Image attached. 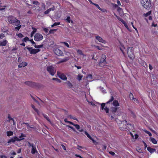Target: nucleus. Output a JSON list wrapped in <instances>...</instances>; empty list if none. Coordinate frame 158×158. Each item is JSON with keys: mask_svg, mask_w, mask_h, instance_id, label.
Masks as SVG:
<instances>
[{"mask_svg": "<svg viewBox=\"0 0 158 158\" xmlns=\"http://www.w3.org/2000/svg\"><path fill=\"white\" fill-rule=\"evenodd\" d=\"M14 138L15 139V141H19L21 140H22L24 139V138H22V139H19L16 136H15L14 137Z\"/></svg>", "mask_w": 158, "mask_h": 158, "instance_id": "33", "label": "nucleus"}, {"mask_svg": "<svg viewBox=\"0 0 158 158\" xmlns=\"http://www.w3.org/2000/svg\"><path fill=\"white\" fill-rule=\"evenodd\" d=\"M52 80H55L59 83H60L61 82V80L58 78H52Z\"/></svg>", "mask_w": 158, "mask_h": 158, "instance_id": "44", "label": "nucleus"}, {"mask_svg": "<svg viewBox=\"0 0 158 158\" xmlns=\"http://www.w3.org/2000/svg\"><path fill=\"white\" fill-rule=\"evenodd\" d=\"M106 104L105 103H102L101 104V109L102 110H103L104 108L105 107V106Z\"/></svg>", "mask_w": 158, "mask_h": 158, "instance_id": "50", "label": "nucleus"}, {"mask_svg": "<svg viewBox=\"0 0 158 158\" xmlns=\"http://www.w3.org/2000/svg\"><path fill=\"white\" fill-rule=\"evenodd\" d=\"M144 131L145 132V133L148 134L150 136H152V134L150 131H148L147 130H144Z\"/></svg>", "mask_w": 158, "mask_h": 158, "instance_id": "36", "label": "nucleus"}, {"mask_svg": "<svg viewBox=\"0 0 158 158\" xmlns=\"http://www.w3.org/2000/svg\"><path fill=\"white\" fill-rule=\"evenodd\" d=\"M106 56L105 54H102L100 61L98 63V65L101 67H103L106 65L107 63L106 61Z\"/></svg>", "mask_w": 158, "mask_h": 158, "instance_id": "3", "label": "nucleus"}, {"mask_svg": "<svg viewBox=\"0 0 158 158\" xmlns=\"http://www.w3.org/2000/svg\"><path fill=\"white\" fill-rule=\"evenodd\" d=\"M13 134V132L12 131H7L6 132V135L8 136H12Z\"/></svg>", "mask_w": 158, "mask_h": 158, "instance_id": "24", "label": "nucleus"}, {"mask_svg": "<svg viewBox=\"0 0 158 158\" xmlns=\"http://www.w3.org/2000/svg\"><path fill=\"white\" fill-rule=\"evenodd\" d=\"M17 35L18 37H19L20 38H22L23 37V35L21 33H19Z\"/></svg>", "mask_w": 158, "mask_h": 158, "instance_id": "53", "label": "nucleus"}, {"mask_svg": "<svg viewBox=\"0 0 158 158\" xmlns=\"http://www.w3.org/2000/svg\"><path fill=\"white\" fill-rule=\"evenodd\" d=\"M25 136H26L24 135L22 133L21 134V136L19 137V138L21 139H22L21 138L22 137H25Z\"/></svg>", "mask_w": 158, "mask_h": 158, "instance_id": "64", "label": "nucleus"}, {"mask_svg": "<svg viewBox=\"0 0 158 158\" xmlns=\"http://www.w3.org/2000/svg\"><path fill=\"white\" fill-rule=\"evenodd\" d=\"M120 49L121 51L123 53V54H124V51L123 50V49H125L124 47L123 46H122V47H120Z\"/></svg>", "mask_w": 158, "mask_h": 158, "instance_id": "46", "label": "nucleus"}, {"mask_svg": "<svg viewBox=\"0 0 158 158\" xmlns=\"http://www.w3.org/2000/svg\"><path fill=\"white\" fill-rule=\"evenodd\" d=\"M69 59L68 57H66L61 60L59 62V63H61L67 61Z\"/></svg>", "mask_w": 158, "mask_h": 158, "instance_id": "23", "label": "nucleus"}, {"mask_svg": "<svg viewBox=\"0 0 158 158\" xmlns=\"http://www.w3.org/2000/svg\"><path fill=\"white\" fill-rule=\"evenodd\" d=\"M96 48L98 50H102V47H100L99 46H96Z\"/></svg>", "mask_w": 158, "mask_h": 158, "instance_id": "63", "label": "nucleus"}, {"mask_svg": "<svg viewBox=\"0 0 158 158\" xmlns=\"http://www.w3.org/2000/svg\"><path fill=\"white\" fill-rule=\"evenodd\" d=\"M50 10H49V9H48L47 10L45 11L44 12V13L45 14H48L49 12H50Z\"/></svg>", "mask_w": 158, "mask_h": 158, "instance_id": "61", "label": "nucleus"}, {"mask_svg": "<svg viewBox=\"0 0 158 158\" xmlns=\"http://www.w3.org/2000/svg\"><path fill=\"white\" fill-rule=\"evenodd\" d=\"M140 3L144 8L147 9H149L152 6L150 0H141Z\"/></svg>", "mask_w": 158, "mask_h": 158, "instance_id": "2", "label": "nucleus"}, {"mask_svg": "<svg viewBox=\"0 0 158 158\" xmlns=\"http://www.w3.org/2000/svg\"><path fill=\"white\" fill-rule=\"evenodd\" d=\"M77 53L79 54H80V55H84V54L82 53V51L80 49H78L77 51Z\"/></svg>", "mask_w": 158, "mask_h": 158, "instance_id": "29", "label": "nucleus"}, {"mask_svg": "<svg viewBox=\"0 0 158 158\" xmlns=\"http://www.w3.org/2000/svg\"><path fill=\"white\" fill-rule=\"evenodd\" d=\"M32 148L31 150V153L32 154H35L36 153H38V151L36 150V146L35 145H32Z\"/></svg>", "mask_w": 158, "mask_h": 158, "instance_id": "15", "label": "nucleus"}, {"mask_svg": "<svg viewBox=\"0 0 158 158\" xmlns=\"http://www.w3.org/2000/svg\"><path fill=\"white\" fill-rule=\"evenodd\" d=\"M35 47L36 48H42L43 47L44 45L43 44H41L40 45H36V44L35 45H34Z\"/></svg>", "mask_w": 158, "mask_h": 158, "instance_id": "27", "label": "nucleus"}, {"mask_svg": "<svg viewBox=\"0 0 158 158\" xmlns=\"http://www.w3.org/2000/svg\"><path fill=\"white\" fill-rule=\"evenodd\" d=\"M119 126V128L122 131L127 130V124L125 122V121H123Z\"/></svg>", "mask_w": 158, "mask_h": 158, "instance_id": "11", "label": "nucleus"}, {"mask_svg": "<svg viewBox=\"0 0 158 158\" xmlns=\"http://www.w3.org/2000/svg\"><path fill=\"white\" fill-rule=\"evenodd\" d=\"M61 43L62 44H63L65 46H66L68 48H69L70 47L69 45L67 42H61Z\"/></svg>", "mask_w": 158, "mask_h": 158, "instance_id": "28", "label": "nucleus"}, {"mask_svg": "<svg viewBox=\"0 0 158 158\" xmlns=\"http://www.w3.org/2000/svg\"><path fill=\"white\" fill-rule=\"evenodd\" d=\"M68 23H70L71 18L70 16H67V18L65 20Z\"/></svg>", "mask_w": 158, "mask_h": 158, "instance_id": "30", "label": "nucleus"}, {"mask_svg": "<svg viewBox=\"0 0 158 158\" xmlns=\"http://www.w3.org/2000/svg\"><path fill=\"white\" fill-rule=\"evenodd\" d=\"M150 141L152 143L154 144H156L157 143V141L154 138L151 137L150 138Z\"/></svg>", "mask_w": 158, "mask_h": 158, "instance_id": "22", "label": "nucleus"}, {"mask_svg": "<svg viewBox=\"0 0 158 158\" xmlns=\"http://www.w3.org/2000/svg\"><path fill=\"white\" fill-rule=\"evenodd\" d=\"M67 84L69 87L72 88L73 87V85L70 81H68L67 82Z\"/></svg>", "mask_w": 158, "mask_h": 158, "instance_id": "34", "label": "nucleus"}, {"mask_svg": "<svg viewBox=\"0 0 158 158\" xmlns=\"http://www.w3.org/2000/svg\"><path fill=\"white\" fill-rule=\"evenodd\" d=\"M125 122L127 124V130L130 131V130H132L133 131L134 130V125L133 124H131L127 123V121H125Z\"/></svg>", "mask_w": 158, "mask_h": 158, "instance_id": "10", "label": "nucleus"}, {"mask_svg": "<svg viewBox=\"0 0 158 158\" xmlns=\"http://www.w3.org/2000/svg\"><path fill=\"white\" fill-rule=\"evenodd\" d=\"M57 30V29H51L49 31L48 34L54 33V31H56Z\"/></svg>", "mask_w": 158, "mask_h": 158, "instance_id": "31", "label": "nucleus"}, {"mask_svg": "<svg viewBox=\"0 0 158 158\" xmlns=\"http://www.w3.org/2000/svg\"><path fill=\"white\" fill-rule=\"evenodd\" d=\"M157 26V24H155L154 23V21H153L152 23V24L151 26L156 27Z\"/></svg>", "mask_w": 158, "mask_h": 158, "instance_id": "58", "label": "nucleus"}, {"mask_svg": "<svg viewBox=\"0 0 158 158\" xmlns=\"http://www.w3.org/2000/svg\"><path fill=\"white\" fill-rule=\"evenodd\" d=\"M94 5L95 6H96V7L99 10L101 11H102V9L100 7L98 4L96 3H95L94 4Z\"/></svg>", "mask_w": 158, "mask_h": 158, "instance_id": "38", "label": "nucleus"}, {"mask_svg": "<svg viewBox=\"0 0 158 158\" xmlns=\"http://www.w3.org/2000/svg\"><path fill=\"white\" fill-rule=\"evenodd\" d=\"M33 3L34 4L36 5H39L40 4V2H39L38 1H35L33 2Z\"/></svg>", "mask_w": 158, "mask_h": 158, "instance_id": "41", "label": "nucleus"}, {"mask_svg": "<svg viewBox=\"0 0 158 158\" xmlns=\"http://www.w3.org/2000/svg\"><path fill=\"white\" fill-rule=\"evenodd\" d=\"M136 150L137 152L139 153H142V149L139 148H138L136 149Z\"/></svg>", "mask_w": 158, "mask_h": 158, "instance_id": "49", "label": "nucleus"}, {"mask_svg": "<svg viewBox=\"0 0 158 158\" xmlns=\"http://www.w3.org/2000/svg\"><path fill=\"white\" fill-rule=\"evenodd\" d=\"M132 100L138 103H139V100L136 98H135Z\"/></svg>", "mask_w": 158, "mask_h": 158, "instance_id": "54", "label": "nucleus"}, {"mask_svg": "<svg viewBox=\"0 0 158 158\" xmlns=\"http://www.w3.org/2000/svg\"><path fill=\"white\" fill-rule=\"evenodd\" d=\"M104 109L105 110L106 112V113H108L109 111V109L108 108H107L106 106L105 107Z\"/></svg>", "mask_w": 158, "mask_h": 158, "instance_id": "48", "label": "nucleus"}, {"mask_svg": "<svg viewBox=\"0 0 158 158\" xmlns=\"http://www.w3.org/2000/svg\"><path fill=\"white\" fill-rule=\"evenodd\" d=\"M15 142V139L14 137V138H12L10 139H9L7 142V143L9 144L11 142L14 143Z\"/></svg>", "mask_w": 158, "mask_h": 158, "instance_id": "25", "label": "nucleus"}, {"mask_svg": "<svg viewBox=\"0 0 158 158\" xmlns=\"http://www.w3.org/2000/svg\"><path fill=\"white\" fill-rule=\"evenodd\" d=\"M109 153L113 156H114L115 155L114 152L112 151L109 152Z\"/></svg>", "mask_w": 158, "mask_h": 158, "instance_id": "62", "label": "nucleus"}, {"mask_svg": "<svg viewBox=\"0 0 158 158\" xmlns=\"http://www.w3.org/2000/svg\"><path fill=\"white\" fill-rule=\"evenodd\" d=\"M119 109L118 107H112L111 108V113L110 114V116L111 117L112 120H113L116 117L115 113L116 112L118 109Z\"/></svg>", "mask_w": 158, "mask_h": 158, "instance_id": "5", "label": "nucleus"}, {"mask_svg": "<svg viewBox=\"0 0 158 158\" xmlns=\"http://www.w3.org/2000/svg\"><path fill=\"white\" fill-rule=\"evenodd\" d=\"M23 124H26L27 126V129H29L30 128H31L32 127H30L29 126V123H23Z\"/></svg>", "mask_w": 158, "mask_h": 158, "instance_id": "40", "label": "nucleus"}, {"mask_svg": "<svg viewBox=\"0 0 158 158\" xmlns=\"http://www.w3.org/2000/svg\"><path fill=\"white\" fill-rule=\"evenodd\" d=\"M17 26L16 27H15V29L16 30H17L18 31L20 29V28L21 27V25H19V26Z\"/></svg>", "mask_w": 158, "mask_h": 158, "instance_id": "47", "label": "nucleus"}, {"mask_svg": "<svg viewBox=\"0 0 158 158\" xmlns=\"http://www.w3.org/2000/svg\"><path fill=\"white\" fill-rule=\"evenodd\" d=\"M129 97L130 99L131 100H132L135 98H134L133 95L132 93H130Z\"/></svg>", "mask_w": 158, "mask_h": 158, "instance_id": "26", "label": "nucleus"}, {"mask_svg": "<svg viewBox=\"0 0 158 158\" xmlns=\"http://www.w3.org/2000/svg\"><path fill=\"white\" fill-rule=\"evenodd\" d=\"M151 11L148 12L146 13L145 14H144L145 16L147 17V16H148V15H150L151 14Z\"/></svg>", "mask_w": 158, "mask_h": 158, "instance_id": "43", "label": "nucleus"}, {"mask_svg": "<svg viewBox=\"0 0 158 158\" xmlns=\"http://www.w3.org/2000/svg\"><path fill=\"white\" fill-rule=\"evenodd\" d=\"M43 38V36L42 34L39 33L35 34L34 36V40L36 41H40Z\"/></svg>", "mask_w": 158, "mask_h": 158, "instance_id": "8", "label": "nucleus"}, {"mask_svg": "<svg viewBox=\"0 0 158 158\" xmlns=\"http://www.w3.org/2000/svg\"><path fill=\"white\" fill-rule=\"evenodd\" d=\"M54 52L56 54L59 56H62L63 55V52L58 48L55 49Z\"/></svg>", "mask_w": 158, "mask_h": 158, "instance_id": "13", "label": "nucleus"}, {"mask_svg": "<svg viewBox=\"0 0 158 158\" xmlns=\"http://www.w3.org/2000/svg\"><path fill=\"white\" fill-rule=\"evenodd\" d=\"M74 126L76 127V128L78 130H79L80 129V126L78 124H75Z\"/></svg>", "mask_w": 158, "mask_h": 158, "instance_id": "42", "label": "nucleus"}, {"mask_svg": "<svg viewBox=\"0 0 158 158\" xmlns=\"http://www.w3.org/2000/svg\"><path fill=\"white\" fill-rule=\"evenodd\" d=\"M114 97L112 95L111 97V98L110 99V100L106 102L107 104L110 103V102L113 101V106L117 107L119 106V103L118 101L116 100H114Z\"/></svg>", "mask_w": 158, "mask_h": 158, "instance_id": "6", "label": "nucleus"}, {"mask_svg": "<svg viewBox=\"0 0 158 158\" xmlns=\"http://www.w3.org/2000/svg\"><path fill=\"white\" fill-rule=\"evenodd\" d=\"M57 74L58 76L62 80H66L67 79L66 76L63 73H61L58 71Z\"/></svg>", "mask_w": 158, "mask_h": 158, "instance_id": "12", "label": "nucleus"}, {"mask_svg": "<svg viewBox=\"0 0 158 158\" xmlns=\"http://www.w3.org/2000/svg\"><path fill=\"white\" fill-rule=\"evenodd\" d=\"M125 27L129 31H130V29L129 28V27H128L127 23H126L125 21L124 23H123Z\"/></svg>", "mask_w": 158, "mask_h": 158, "instance_id": "32", "label": "nucleus"}, {"mask_svg": "<svg viewBox=\"0 0 158 158\" xmlns=\"http://www.w3.org/2000/svg\"><path fill=\"white\" fill-rule=\"evenodd\" d=\"M25 84L26 85L33 88L37 87L39 85V84L38 83L32 81H26L25 82Z\"/></svg>", "mask_w": 158, "mask_h": 158, "instance_id": "9", "label": "nucleus"}, {"mask_svg": "<svg viewBox=\"0 0 158 158\" xmlns=\"http://www.w3.org/2000/svg\"><path fill=\"white\" fill-rule=\"evenodd\" d=\"M47 71L52 76H54L56 72L55 69L52 66H48L47 68Z\"/></svg>", "mask_w": 158, "mask_h": 158, "instance_id": "7", "label": "nucleus"}, {"mask_svg": "<svg viewBox=\"0 0 158 158\" xmlns=\"http://www.w3.org/2000/svg\"><path fill=\"white\" fill-rule=\"evenodd\" d=\"M55 7L54 6H53L52 7L50 8L49 9L50 11H53L55 10Z\"/></svg>", "mask_w": 158, "mask_h": 158, "instance_id": "56", "label": "nucleus"}, {"mask_svg": "<svg viewBox=\"0 0 158 158\" xmlns=\"http://www.w3.org/2000/svg\"><path fill=\"white\" fill-rule=\"evenodd\" d=\"M29 38L28 37L26 36L23 38V41L25 42H26L27 41H29Z\"/></svg>", "mask_w": 158, "mask_h": 158, "instance_id": "35", "label": "nucleus"}, {"mask_svg": "<svg viewBox=\"0 0 158 158\" xmlns=\"http://www.w3.org/2000/svg\"><path fill=\"white\" fill-rule=\"evenodd\" d=\"M32 47H27V50L30 51V54H36V49H32Z\"/></svg>", "mask_w": 158, "mask_h": 158, "instance_id": "14", "label": "nucleus"}, {"mask_svg": "<svg viewBox=\"0 0 158 158\" xmlns=\"http://www.w3.org/2000/svg\"><path fill=\"white\" fill-rule=\"evenodd\" d=\"M127 54L128 56L131 60H133L135 58L134 52V48L133 47H129L127 48Z\"/></svg>", "mask_w": 158, "mask_h": 158, "instance_id": "4", "label": "nucleus"}, {"mask_svg": "<svg viewBox=\"0 0 158 158\" xmlns=\"http://www.w3.org/2000/svg\"><path fill=\"white\" fill-rule=\"evenodd\" d=\"M8 42L6 40H3L2 41H0V46H5L6 45Z\"/></svg>", "mask_w": 158, "mask_h": 158, "instance_id": "18", "label": "nucleus"}, {"mask_svg": "<svg viewBox=\"0 0 158 158\" xmlns=\"http://www.w3.org/2000/svg\"><path fill=\"white\" fill-rule=\"evenodd\" d=\"M82 77V76H81L80 75H78V76L77 79L79 81H80L81 80Z\"/></svg>", "mask_w": 158, "mask_h": 158, "instance_id": "60", "label": "nucleus"}, {"mask_svg": "<svg viewBox=\"0 0 158 158\" xmlns=\"http://www.w3.org/2000/svg\"><path fill=\"white\" fill-rule=\"evenodd\" d=\"M29 41H30L32 44L34 45V46L36 44L35 43L34 41L32 39L31 40H29Z\"/></svg>", "mask_w": 158, "mask_h": 158, "instance_id": "52", "label": "nucleus"}, {"mask_svg": "<svg viewBox=\"0 0 158 158\" xmlns=\"http://www.w3.org/2000/svg\"><path fill=\"white\" fill-rule=\"evenodd\" d=\"M7 20L10 24L19 26L20 24V21L12 15H9L7 17Z\"/></svg>", "mask_w": 158, "mask_h": 158, "instance_id": "1", "label": "nucleus"}, {"mask_svg": "<svg viewBox=\"0 0 158 158\" xmlns=\"http://www.w3.org/2000/svg\"><path fill=\"white\" fill-rule=\"evenodd\" d=\"M5 37V35L3 33L0 34V40L2 39Z\"/></svg>", "mask_w": 158, "mask_h": 158, "instance_id": "51", "label": "nucleus"}, {"mask_svg": "<svg viewBox=\"0 0 158 158\" xmlns=\"http://www.w3.org/2000/svg\"><path fill=\"white\" fill-rule=\"evenodd\" d=\"M147 150L151 153H152L156 151V149H155L152 148L150 147H147Z\"/></svg>", "mask_w": 158, "mask_h": 158, "instance_id": "17", "label": "nucleus"}, {"mask_svg": "<svg viewBox=\"0 0 158 158\" xmlns=\"http://www.w3.org/2000/svg\"><path fill=\"white\" fill-rule=\"evenodd\" d=\"M131 116L133 118H135L136 117L135 114L132 111H131Z\"/></svg>", "mask_w": 158, "mask_h": 158, "instance_id": "37", "label": "nucleus"}, {"mask_svg": "<svg viewBox=\"0 0 158 158\" xmlns=\"http://www.w3.org/2000/svg\"><path fill=\"white\" fill-rule=\"evenodd\" d=\"M68 117H69L70 118L73 120H77V118L75 117H73L72 115H69L68 116Z\"/></svg>", "mask_w": 158, "mask_h": 158, "instance_id": "39", "label": "nucleus"}, {"mask_svg": "<svg viewBox=\"0 0 158 158\" xmlns=\"http://www.w3.org/2000/svg\"><path fill=\"white\" fill-rule=\"evenodd\" d=\"M27 64L25 62H22L19 64L18 67L19 68H21L26 66L27 65Z\"/></svg>", "mask_w": 158, "mask_h": 158, "instance_id": "19", "label": "nucleus"}, {"mask_svg": "<svg viewBox=\"0 0 158 158\" xmlns=\"http://www.w3.org/2000/svg\"><path fill=\"white\" fill-rule=\"evenodd\" d=\"M32 29L33 30L32 31L34 33H35L37 31V29L33 27H32Z\"/></svg>", "mask_w": 158, "mask_h": 158, "instance_id": "55", "label": "nucleus"}, {"mask_svg": "<svg viewBox=\"0 0 158 158\" xmlns=\"http://www.w3.org/2000/svg\"><path fill=\"white\" fill-rule=\"evenodd\" d=\"M95 38L99 42L105 44L106 41L105 40H104L102 37L99 36H96Z\"/></svg>", "mask_w": 158, "mask_h": 158, "instance_id": "16", "label": "nucleus"}, {"mask_svg": "<svg viewBox=\"0 0 158 158\" xmlns=\"http://www.w3.org/2000/svg\"><path fill=\"white\" fill-rule=\"evenodd\" d=\"M84 133L87 136V137L90 139L92 140L93 142L94 141V140L90 136V135L88 133V132L86 131H85L84 132Z\"/></svg>", "mask_w": 158, "mask_h": 158, "instance_id": "20", "label": "nucleus"}, {"mask_svg": "<svg viewBox=\"0 0 158 158\" xmlns=\"http://www.w3.org/2000/svg\"><path fill=\"white\" fill-rule=\"evenodd\" d=\"M131 23L132 26L133 27V28L135 30V31H136L137 32V33H138V30H137V29L133 25V22H131Z\"/></svg>", "mask_w": 158, "mask_h": 158, "instance_id": "45", "label": "nucleus"}, {"mask_svg": "<svg viewBox=\"0 0 158 158\" xmlns=\"http://www.w3.org/2000/svg\"><path fill=\"white\" fill-rule=\"evenodd\" d=\"M43 30L46 33H47L48 31V28L44 27L43 28Z\"/></svg>", "mask_w": 158, "mask_h": 158, "instance_id": "59", "label": "nucleus"}, {"mask_svg": "<svg viewBox=\"0 0 158 158\" xmlns=\"http://www.w3.org/2000/svg\"><path fill=\"white\" fill-rule=\"evenodd\" d=\"M8 118L9 120H13V121H14L13 118L10 117V115L9 114H8Z\"/></svg>", "mask_w": 158, "mask_h": 158, "instance_id": "57", "label": "nucleus"}, {"mask_svg": "<svg viewBox=\"0 0 158 158\" xmlns=\"http://www.w3.org/2000/svg\"><path fill=\"white\" fill-rule=\"evenodd\" d=\"M114 15L116 17L118 20H119V21H120L122 23L125 22V21L122 19L117 16L115 13H114Z\"/></svg>", "mask_w": 158, "mask_h": 158, "instance_id": "21", "label": "nucleus"}]
</instances>
